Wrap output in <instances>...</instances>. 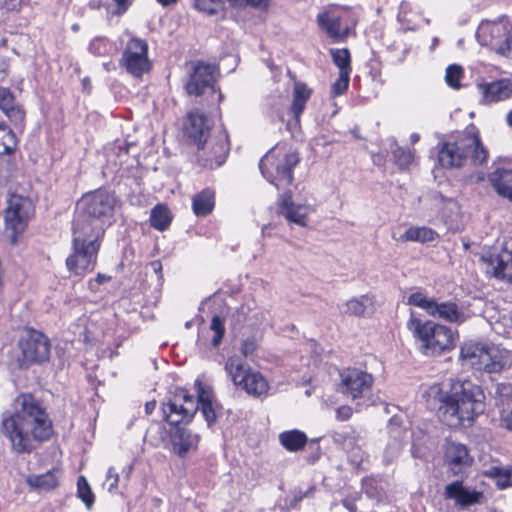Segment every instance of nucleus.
Listing matches in <instances>:
<instances>
[{
    "label": "nucleus",
    "instance_id": "1",
    "mask_svg": "<svg viewBox=\"0 0 512 512\" xmlns=\"http://www.w3.org/2000/svg\"><path fill=\"white\" fill-rule=\"evenodd\" d=\"M117 204L115 194L105 189L86 193L78 201L72 224V253L66 259L70 273L81 276L93 270L100 240L112 223Z\"/></svg>",
    "mask_w": 512,
    "mask_h": 512
},
{
    "label": "nucleus",
    "instance_id": "2",
    "mask_svg": "<svg viewBox=\"0 0 512 512\" xmlns=\"http://www.w3.org/2000/svg\"><path fill=\"white\" fill-rule=\"evenodd\" d=\"M431 393L439 394V418L451 428L471 426L485 409L483 389L468 379H450L443 388L434 385Z\"/></svg>",
    "mask_w": 512,
    "mask_h": 512
},
{
    "label": "nucleus",
    "instance_id": "3",
    "mask_svg": "<svg viewBox=\"0 0 512 512\" xmlns=\"http://www.w3.org/2000/svg\"><path fill=\"white\" fill-rule=\"evenodd\" d=\"M2 432L15 452L27 453L32 449L31 436L38 441L50 438L52 421L31 395H22L17 399L16 411L3 418Z\"/></svg>",
    "mask_w": 512,
    "mask_h": 512
},
{
    "label": "nucleus",
    "instance_id": "4",
    "mask_svg": "<svg viewBox=\"0 0 512 512\" xmlns=\"http://www.w3.org/2000/svg\"><path fill=\"white\" fill-rule=\"evenodd\" d=\"M487 158L488 151L475 126H469L454 139L441 143L438 150V162L447 169L461 168L468 161L475 166L482 165Z\"/></svg>",
    "mask_w": 512,
    "mask_h": 512
},
{
    "label": "nucleus",
    "instance_id": "5",
    "mask_svg": "<svg viewBox=\"0 0 512 512\" xmlns=\"http://www.w3.org/2000/svg\"><path fill=\"white\" fill-rule=\"evenodd\" d=\"M407 328L416 340L420 352L425 356L440 355L455 346V332L432 320H421L411 313Z\"/></svg>",
    "mask_w": 512,
    "mask_h": 512
},
{
    "label": "nucleus",
    "instance_id": "6",
    "mask_svg": "<svg viewBox=\"0 0 512 512\" xmlns=\"http://www.w3.org/2000/svg\"><path fill=\"white\" fill-rule=\"evenodd\" d=\"M460 359L477 370L500 373L508 365V352L493 344L470 340L461 346Z\"/></svg>",
    "mask_w": 512,
    "mask_h": 512
},
{
    "label": "nucleus",
    "instance_id": "7",
    "mask_svg": "<svg viewBox=\"0 0 512 512\" xmlns=\"http://www.w3.org/2000/svg\"><path fill=\"white\" fill-rule=\"evenodd\" d=\"M300 162L295 151L281 153L278 147L271 149L260 160L263 177L278 190L288 188L293 182V169Z\"/></svg>",
    "mask_w": 512,
    "mask_h": 512
},
{
    "label": "nucleus",
    "instance_id": "8",
    "mask_svg": "<svg viewBox=\"0 0 512 512\" xmlns=\"http://www.w3.org/2000/svg\"><path fill=\"white\" fill-rule=\"evenodd\" d=\"M32 212V203L28 198L16 194L10 196L4 211V233L12 245L17 243L19 235L25 231Z\"/></svg>",
    "mask_w": 512,
    "mask_h": 512
},
{
    "label": "nucleus",
    "instance_id": "9",
    "mask_svg": "<svg viewBox=\"0 0 512 512\" xmlns=\"http://www.w3.org/2000/svg\"><path fill=\"white\" fill-rule=\"evenodd\" d=\"M161 410L171 426L188 424L198 411V400L187 390L178 388L166 402L162 403Z\"/></svg>",
    "mask_w": 512,
    "mask_h": 512
},
{
    "label": "nucleus",
    "instance_id": "10",
    "mask_svg": "<svg viewBox=\"0 0 512 512\" xmlns=\"http://www.w3.org/2000/svg\"><path fill=\"white\" fill-rule=\"evenodd\" d=\"M408 302L411 305L422 308L428 315L449 323L460 325L469 318L465 310L456 303L451 301L438 302L436 299L428 298L420 292L411 294Z\"/></svg>",
    "mask_w": 512,
    "mask_h": 512
},
{
    "label": "nucleus",
    "instance_id": "11",
    "mask_svg": "<svg viewBox=\"0 0 512 512\" xmlns=\"http://www.w3.org/2000/svg\"><path fill=\"white\" fill-rule=\"evenodd\" d=\"M120 65L136 78H141L151 68L148 59V44L145 40L132 37L126 44Z\"/></svg>",
    "mask_w": 512,
    "mask_h": 512
},
{
    "label": "nucleus",
    "instance_id": "12",
    "mask_svg": "<svg viewBox=\"0 0 512 512\" xmlns=\"http://www.w3.org/2000/svg\"><path fill=\"white\" fill-rule=\"evenodd\" d=\"M482 45L489 46L498 55L512 58V27L499 23L482 25L477 33Z\"/></svg>",
    "mask_w": 512,
    "mask_h": 512
},
{
    "label": "nucleus",
    "instance_id": "13",
    "mask_svg": "<svg viewBox=\"0 0 512 512\" xmlns=\"http://www.w3.org/2000/svg\"><path fill=\"white\" fill-rule=\"evenodd\" d=\"M218 72V67L214 64L203 61L192 63L189 80L185 84L187 94L198 97L207 89H214Z\"/></svg>",
    "mask_w": 512,
    "mask_h": 512
},
{
    "label": "nucleus",
    "instance_id": "14",
    "mask_svg": "<svg viewBox=\"0 0 512 512\" xmlns=\"http://www.w3.org/2000/svg\"><path fill=\"white\" fill-rule=\"evenodd\" d=\"M19 342L28 366L33 363L38 364L49 360L51 344L42 332L33 329L27 330L20 337Z\"/></svg>",
    "mask_w": 512,
    "mask_h": 512
},
{
    "label": "nucleus",
    "instance_id": "15",
    "mask_svg": "<svg viewBox=\"0 0 512 512\" xmlns=\"http://www.w3.org/2000/svg\"><path fill=\"white\" fill-rule=\"evenodd\" d=\"M444 461L449 475L465 478L474 462V458L466 445L458 442H449L445 446Z\"/></svg>",
    "mask_w": 512,
    "mask_h": 512
},
{
    "label": "nucleus",
    "instance_id": "16",
    "mask_svg": "<svg viewBox=\"0 0 512 512\" xmlns=\"http://www.w3.org/2000/svg\"><path fill=\"white\" fill-rule=\"evenodd\" d=\"M340 391L352 399L364 397L371 390L373 378L365 371L353 368L340 373Z\"/></svg>",
    "mask_w": 512,
    "mask_h": 512
},
{
    "label": "nucleus",
    "instance_id": "17",
    "mask_svg": "<svg viewBox=\"0 0 512 512\" xmlns=\"http://www.w3.org/2000/svg\"><path fill=\"white\" fill-rule=\"evenodd\" d=\"M443 496L447 500H453L461 508L480 504L484 497L482 492L465 487L463 485V478L447 484L444 488Z\"/></svg>",
    "mask_w": 512,
    "mask_h": 512
},
{
    "label": "nucleus",
    "instance_id": "18",
    "mask_svg": "<svg viewBox=\"0 0 512 512\" xmlns=\"http://www.w3.org/2000/svg\"><path fill=\"white\" fill-rule=\"evenodd\" d=\"M483 260L487 263L489 273L512 284V251L503 249L500 252H491Z\"/></svg>",
    "mask_w": 512,
    "mask_h": 512
},
{
    "label": "nucleus",
    "instance_id": "19",
    "mask_svg": "<svg viewBox=\"0 0 512 512\" xmlns=\"http://www.w3.org/2000/svg\"><path fill=\"white\" fill-rule=\"evenodd\" d=\"M185 133L198 149L203 148L210 135V125L207 117L198 111L190 112L185 122Z\"/></svg>",
    "mask_w": 512,
    "mask_h": 512
},
{
    "label": "nucleus",
    "instance_id": "20",
    "mask_svg": "<svg viewBox=\"0 0 512 512\" xmlns=\"http://www.w3.org/2000/svg\"><path fill=\"white\" fill-rule=\"evenodd\" d=\"M477 89L484 104L504 101L512 96V82L509 79L478 83Z\"/></svg>",
    "mask_w": 512,
    "mask_h": 512
},
{
    "label": "nucleus",
    "instance_id": "21",
    "mask_svg": "<svg viewBox=\"0 0 512 512\" xmlns=\"http://www.w3.org/2000/svg\"><path fill=\"white\" fill-rule=\"evenodd\" d=\"M278 205L279 214L283 215L287 221L302 227L307 225L309 207L307 205L296 204L293 202L290 191L284 192L280 195Z\"/></svg>",
    "mask_w": 512,
    "mask_h": 512
},
{
    "label": "nucleus",
    "instance_id": "22",
    "mask_svg": "<svg viewBox=\"0 0 512 512\" xmlns=\"http://www.w3.org/2000/svg\"><path fill=\"white\" fill-rule=\"evenodd\" d=\"M170 441L172 450L179 457L184 458L193 449H196L199 436L193 434L189 429L174 425L170 429Z\"/></svg>",
    "mask_w": 512,
    "mask_h": 512
},
{
    "label": "nucleus",
    "instance_id": "23",
    "mask_svg": "<svg viewBox=\"0 0 512 512\" xmlns=\"http://www.w3.org/2000/svg\"><path fill=\"white\" fill-rule=\"evenodd\" d=\"M489 181L498 195L512 202V168H499L489 174Z\"/></svg>",
    "mask_w": 512,
    "mask_h": 512
},
{
    "label": "nucleus",
    "instance_id": "24",
    "mask_svg": "<svg viewBox=\"0 0 512 512\" xmlns=\"http://www.w3.org/2000/svg\"><path fill=\"white\" fill-rule=\"evenodd\" d=\"M1 361L10 369H24L28 367L25 355L22 353L20 342L17 345H4L1 349Z\"/></svg>",
    "mask_w": 512,
    "mask_h": 512
},
{
    "label": "nucleus",
    "instance_id": "25",
    "mask_svg": "<svg viewBox=\"0 0 512 512\" xmlns=\"http://www.w3.org/2000/svg\"><path fill=\"white\" fill-rule=\"evenodd\" d=\"M215 206V191L205 188L192 198V210L197 217H203L212 212Z\"/></svg>",
    "mask_w": 512,
    "mask_h": 512
},
{
    "label": "nucleus",
    "instance_id": "26",
    "mask_svg": "<svg viewBox=\"0 0 512 512\" xmlns=\"http://www.w3.org/2000/svg\"><path fill=\"white\" fill-rule=\"evenodd\" d=\"M239 387H242L249 395L254 397H260L267 394L269 389L267 380L260 372L256 371H251L246 375V378Z\"/></svg>",
    "mask_w": 512,
    "mask_h": 512
},
{
    "label": "nucleus",
    "instance_id": "27",
    "mask_svg": "<svg viewBox=\"0 0 512 512\" xmlns=\"http://www.w3.org/2000/svg\"><path fill=\"white\" fill-rule=\"evenodd\" d=\"M225 371L235 386L243 383L246 375L252 370L247 367L244 361L238 356H231L225 363Z\"/></svg>",
    "mask_w": 512,
    "mask_h": 512
},
{
    "label": "nucleus",
    "instance_id": "28",
    "mask_svg": "<svg viewBox=\"0 0 512 512\" xmlns=\"http://www.w3.org/2000/svg\"><path fill=\"white\" fill-rule=\"evenodd\" d=\"M0 109L13 122H21L24 118L23 111L15 105V99L7 88H0Z\"/></svg>",
    "mask_w": 512,
    "mask_h": 512
},
{
    "label": "nucleus",
    "instance_id": "29",
    "mask_svg": "<svg viewBox=\"0 0 512 512\" xmlns=\"http://www.w3.org/2000/svg\"><path fill=\"white\" fill-rule=\"evenodd\" d=\"M307 441L308 438L306 434L296 429L284 431L279 434L280 444L290 452H297L302 450L305 447Z\"/></svg>",
    "mask_w": 512,
    "mask_h": 512
},
{
    "label": "nucleus",
    "instance_id": "30",
    "mask_svg": "<svg viewBox=\"0 0 512 512\" xmlns=\"http://www.w3.org/2000/svg\"><path fill=\"white\" fill-rule=\"evenodd\" d=\"M373 311V301L369 296H362L360 299H351L341 308V313L354 316H364Z\"/></svg>",
    "mask_w": 512,
    "mask_h": 512
},
{
    "label": "nucleus",
    "instance_id": "31",
    "mask_svg": "<svg viewBox=\"0 0 512 512\" xmlns=\"http://www.w3.org/2000/svg\"><path fill=\"white\" fill-rule=\"evenodd\" d=\"M58 470H50L44 474L30 475L26 479V483L39 490H51L58 485Z\"/></svg>",
    "mask_w": 512,
    "mask_h": 512
},
{
    "label": "nucleus",
    "instance_id": "32",
    "mask_svg": "<svg viewBox=\"0 0 512 512\" xmlns=\"http://www.w3.org/2000/svg\"><path fill=\"white\" fill-rule=\"evenodd\" d=\"M310 95L311 90L305 84H295L291 112L296 121H299Z\"/></svg>",
    "mask_w": 512,
    "mask_h": 512
},
{
    "label": "nucleus",
    "instance_id": "33",
    "mask_svg": "<svg viewBox=\"0 0 512 512\" xmlns=\"http://www.w3.org/2000/svg\"><path fill=\"white\" fill-rule=\"evenodd\" d=\"M213 157L205 156V153L198 155V161L203 167L214 169L221 166L225 160L227 155V148L224 143H216L212 147Z\"/></svg>",
    "mask_w": 512,
    "mask_h": 512
},
{
    "label": "nucleus",
    "instance_id": "34",
    "mask_svg": "<svg viewBox=\"0 0 512 512\" xmlns=\"http://www.w3.org/2000/svg\"><path fill=\"white\" fill-rule=\"evenodd\" d=\"M171 220V214L166 205L158 204L151 210L150 225L153 228L165 231L170 226Z\"/></svg>",
    "mask_w": 512,
    "mask_h": 512
},
{
    "label": "nucleus",
    "instance_id": "35",
    "mask_svg": "<svg viewBox=\"0 0 512 512\" xmlns=\"http://www.w3.org/2000/svg\"><path fill=\"white\" fill-rule=\"evenodd\" d=\"M392 161L400 170L407 169L414 161L415 151L409 148L398 146L397 143L391 144Z\"/></svg>",
    "mask_w": 512,
    "mask_h": 512
},
{
    "label": "nucleus",
    "instance_id": "36",
    "mask_svg": "<svg viewBox=\"0 0 512 512\" xmlns=\"http://www.w3.org/2000/svg\"><path fill=\"white\" fill-rule=\"evenodd\" d=\"M436 233L428 227H411L406 230L404 238L408 241L432 242L436 239Z\"/></svg>",
    "mask_w": 512,
    "mask_h": 512
},
{
    "label": "nucleus",
    "instance_id": "37",
    "mask_svg": "<svg viewBox=\"0 0 512 512\" xmlns=\"http://www.w3.org/2000/svg\"><path fill=\"white\" fill-rule=\"evenodd\" d=\"M319 26L331 37L339 38L340 33V19L338 17H330L327 13L318 15Z\"/></svg>",
    "mask_w": 512,
    "mask_h": 512
},
{
    "label": "nucleus",
    "instance_id": "38",
    "mask_svg": "<svg viewBox=\"0 0 512 512\" xmlns=\"http://www.w3.org/2000/svg\"><path fill=\"white\" fill-rule=\"evenodd\" d=\"M333 63L339 68V73H351V56L347 48L330 49Z\"/></svg>",
    "mask_w": 512,
    "mask_h": 512
},
{
    "label": "nucleus",
    "instance_id": "39",
    "mask_svg": "<svg viewBox=\"0 0 512 512\" xmlns=\"http://www.w3.org/2000/svg\"><path fill=\"white\" fill-rule=\"evenodd\" d=\"M199 395L196 398L198 405L201 404V413L204 416L208 426H211L216 420V413L212 406L209 396L204 392L203 388H199Z\"/></svg>",
    "mask_w": 512,
    "mask_h": 512
},
{
    "label": "nucleus",
    "instance_id": "40",
    "mask_svg": "<svg viewBox=\"0 0 512 512\" xmlns=\"http://www.w3.org/2000/svg\"><path fill=\"white\" fill-rule=\"evenodd\" d=\"M402 422H403L402 416H399V415H394L389 420L388 433H389L390 437L393 438L396 442H402L403 440H405L408 437V434H409V431L402 428Z\"/></svg>",
    "mask_w": 512,
    "mask_h": 512
},
{
    "label": "nucleus",
    "instance_id": "41",
    "mask_svg": "<svg viewBox=\"0 0 512 512\" xmlns=\"http://www.w3.org/2000/svg\"><path fill=\"white\" fill-rule=\"evenodd\" d=\"M361 438L358 435L349 438L347 443L343 444V449L349 454L351 461L355 464H359L363 460V452L359 442Z\"/></svg>",
    "mask_w": 512,
    "mask_h": 512
},
{
    "label": "nucleus",
    "instance_id": "42",
    "mask_svg": "<svg viewBox=\"0 0 512 512\" xmlns=\"http://www.w3.org/2000/svg\"><path fill=\"white\" fill-rule=\"evenodd\" d=\"M224 2H193L195 10L207 16H224Z\"/></svg>",
    "mask_w": 512,
    "mask_h": 512
},
{
    "label": "nucleus",
    "instance_id": "43",
    "mask_svg": "<svg viewBox=\"0 0 512 512\" xmlns=\"http://www.w3.org/2000/svg\"><path fill=\"white\" fill-rule=\"evenodd\" d=\"M77 494L78 497L85 503L88 509H91L94 504V494L90 485L84 476H80L77 481Z\"/></svg>",
    "mask_w": 512,
    "mask_h": 512
},
{
    "label": "nucleus",
    "instance_id": "44",
    "mask_svg": "<svg viewBox=\"0 0 512 512\" xmlns=\"http://www.w3.org/2000/svg\"><path fill=\"white\" fill-rule=\"evenodd\" d=\"M211 331L214 332V336L212 338L213 347H218L225 334V321L222 317L215 315L213 316L210 324Z\"/></svg>",
    "mask_w": 512,
    "mask_h": 512
},
{
    "label": "nucleus",
    "instance_id": "45",
    "mask_svg": "<svg viewBox=\"0 0 512 512\" xmlns=\"http://www.w3.org/2000/svg\"><path fill=\"white\" fill-rule=\"evenodd\" d=\"M463 70L458 65H450L446 69L445 81L448 86L453 89L460 88V79L462 78Z\"/></svg>",
    "mask_w": 512,
    "mask_h": 512
},
{
    "label": "nucleus",
    "instance_id": "46",
    "mask_svg": "<svg viewBox=\"0 0 512 512\" xmlns=\"http://www.w3.org/2000/svg\"><path fill=\"white\" fill-rule=\"evenodd\" d=\"M110 46L108 40L103 37L93 39L89 45V51L96 56H104L109 53Z\"/></svg>",
    "mask_w": 512,
    "mask_h": 512
},
{
    "label": "nucleus",
    "instance_id": "47",
    "mask_svg": "<svg viewBox=\"0 0 512 512\" xmlns=\"http://www.w3.org/2000/svg\"><path fill=\"white\" fill-rule=\"evenodd\" d=\"M351 73H339L338 79L333 83L331 88V95L336 97L342 95L349 86Z\"/></svg>",
    "mask_w": 512,
    "mask_h": 512
},
{
    "label": "nucleus",
    "instance_id": "48",
    "mask_svg": "<svg viewBox=\"0 0 512 512\" xmlns=\"http://www.w3.org/2000/svg\"><path fill=\"white\" fill-rule=\"evenodd\" d=\"M358 435L356 433V431L350 427V426H345L343 427L341 430L339 431H335L333 433V441L338 444V445H343L345 443H347L348 439L349 438H352L354 436Z\"/></svg>",
    "mask_w": 512,
    "mask_h": 512
},
{
    "label": "nucleus",
    "instance_id": "49",
    "mask_svg": "<svg viewBox=\"0 0 512 512\" xmlns=\"http://www.w3.org/2000/svg\"><path fill=\"white\" fill-rule=\"evenodd\" d=\"M501 421L507 429L512 430V399L507 400L503 404V408L501 410Z\"/></svg>",
    "mask_w": 512,
    "mask_h": 512
},
{
    "label": "nucleus",
    "instance_id": "50",
    "mask_svg": "<svg viewBox=\"0 0 512 512\" xmlns=\"http://www.w3.org/2000/svg\"><path fill=\"white\" fill-rule=\"evenodd\" d=\"M130 2H113L106 6V10L109 15H122L128 9Z\"/></svg>",
    "mask_w": 512,
    "mask_h": 512
},
{
    "label": "nucleus",
    "instance_id": "51",
    "mask_svg": "<svg viewBox=\"0 0 512 512\" xmlns=\"http://www.w3.org/2000/svg\"><path fill=\"white\" fill-rule=\"evenodd\" d=\"M256 341L253 338H247L241 343V353L244 357L251 355L256 349Z\"/></svg>",
    "mask_w": 512,
    "mask_h": 512
},
{
    "label": "nucleus",
    "instance_id": "52",
    "mask_svg": "<svg viewBox=\"0 0 512 512\" xmlns=\"http://www.w3.org/2000/svg\"><path fill=\"white\" fill-rule=\"evenodd\" d=\"M106 481L109 482L108 490L112 491L117 488L119 482V475L115 472L113 467H110L107 471Z\"/></svg>",
    "mask_w": 512,
    "mask_h": 512
},
{
    "label": "nucleus",
    "instance_id": "53",
    "mask_svg": "<svg viewBox=\"0 0 512 512\" xmlns=\"http://www.w3.org/2000/svg\"><path fill=\"white\" fill-rule=\"evenodd\" d=\"M353 409L350 406L343 405L336 409V418L340 421H345L351 418Z\"/></svg>",
    "mask_w": 512,
    "mask_h": 512
},
{
    "label": "nucleus",
    "instance_id": "54",
    "mask_svg": "<svg viewBox=\"0 0 512 512\" xmlns=\"http://www.w3.org/2000/svg\"><path fill=\"white\" fill-rule=\"evenodd\" d=\"M314 491H315V487L312 486L308 490H306L305 492H302V491L296 492L294 497H293V500L291 501V505L294 506L297 503H299L302 499L312 497L313 494H314Z\"/></svg>",
    "mask_w": 512,
    "mask_h": 512
},
{
    "label": "nucleus",
    "instance_id": "55",
    "mask_svg": "<svg viewBox=\"0 0 512 512\" xmlns=\"http://www.w3.org/2000/svg\"><path fill=\"white\" fill-rule=\"evenodd\" d=\"M111 280V276L106 274L98 273L94 281L89 282V287L91 290H96L98 285H102Z\"/></svg>",
    "mask_w": 512,
    "mask_h": 512
},
{
    "label": "nucleus",
    "instance_id": "56",
    "mask_svg": "<svg viewBox=\"0 0 512 512\" xmlns=\"http://www.w3.org/2000/svg\"><path fill=\"white\" fill-rule=\"evenodd\" d=\"M342 504L350 512H356L357 511L356 503L353 500H351V499H348V498L344 499L342 501Z\"/></svg>",
    "mask_w": 512,
    "mask_h": 512
},
{
    "label": "nucleus",
    "instance_id": "57",
    "mask_svg": "<svg viewBox=\"0 0 512 512\" xmlns=\"http://www.w3.org/2000/svg\"><path fill=\"white\" fill-rule=\"evenodd\" d=\"M234 3V6L235 7H241L243 4L245 5H251L252 7L254 8H261L262 7V4H267V2H256V1H253V2H233Z\"/></svg>",
    "mask_w": 512,
    "mask_h": 512
},
{
    "label": "nucleus",
    "instance_id": "58",
    "mask_svg": "<svg viewBox=\"0 0 512 512\" xmlns=\"http://www.w3.org/2000/svg\"><path fill=\"white\" fill-rule=\"evenodd\" d=\"M151 267L153 268L154 272L158 275V278L162 277L161 271H162V264L160 261H153L151 262Z\"/></svg>",
    "mask_w": 512,
    "mask_h": 512
},
{
    "label": "nucleus",
    "instance_id": "59",
    "mask_svg": "<svg viewBox=\"0 0 512 512\" xmlns=\"http://www.w3.org/2000/svg\"><path fill=\"white\" fill-rule=\"evenodd\" d=\"M144 408H145L146 414L149 415V414L153 413V411L156 408V401L155 400H151V401L146 402Z\"/></svg>",
    "mask_w": 512,
    "mask_h": 512
},
{
    "label": "nucleus",
    "instance_id": "60",
    "mask_svg": "<svg viewBox=\"0 0 512 512\" xmlns=\"http://www.w3.org/2000/svg\"><path fill=\"white\" fill-rule=\"evenodd\" d=\"M7 76L6 67L4 64H0V81H3Z\"/></svg>",
    "mask_w": 512,
    "mask_h": 512
},
{
    "label": "nucleus",
    "instance_id": "61",
    "mask_svg": "<svg viewBox=\"0 0 512 512\" xmlns=\"http://www.w3.org/2000/svg\"><path fill=\"white\" fill-rule=\"evenodd\" d=\"M505 477L508 485L512 486V469L506 471Z\"/></svg>",
    "mask_w": 512,
    "mask_h": 512
},
{
    "label": "nucleus",
    "instance_id": "62",
    "mask_svg": "<svg viewBox=\"0 0 512 512\" xmlns=\"http://www.w3.org/2000/svg\"><path fill=\"white\" fill-rule=\"evenodd\" d=\"M410 139H411V142L414 144V143H417L419 141L420 136L417 133H412L411 136H410Z\"/></svg>",
    "mask_w": 512,
    "mask_h": 512
},
{
    "label": "nucleus",
    "instance_id": "63",
    "mask_svg": "<svg viewBox=\"0 0 512 512\" xmlns=\"http://www.w3.org/2000/svg\"><path fill=\"white\" fill-rule=\"evenodd\" d=\"M506 121L510 127H512V110L507 114Z\"/></svg>",
    "mask_w": 512,
    "mask_h": 512
},
{
    "label": "nucleus",
    "instance_id": "64",
    "mask_svg": "<svg viewBox=\"0 0 512 512\" xmlns=\"http://www.w3.org/2000/svg\"><path fill=\"white\" fill-rule=\"evenodd\" d=\"M110 65H111V63H104L103 64L105 70H107V71H110Z\"/></svg>",
    "mask_w": 512,
    "mask_h": 512
}]
</instances>
